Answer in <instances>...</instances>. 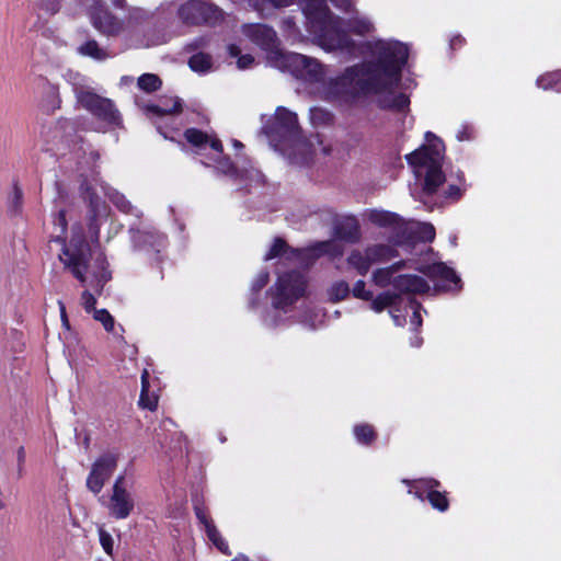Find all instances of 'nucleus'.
Here are the masks:
<instances>
[{
	"mask_svg": "<svg viewBox=\"0 0 561 561\" xmlns=\"http://www.w3.org/2000/svg\"><path fill=\"white\" fill-rule=\"evenodd\" d=\"M295 0H263L261 4L255 3L254 7L260 12H264L268 5L272 8H284L294 3Z\"/></svg>",
	"mask_w": 561,
	"mask_h": 561,
	"instance_id": "nucleus-39",
	"label": "nucleus"
},
{
	"mask_svg": "<svg viewBox=\"0 0 561 561\" xmlns=\"http://www.w3.org/2000/svg\"><path fill=\"white\" fill-rule=\"evenodd\" d=\"M95 304H96V298L93 294H91L89 290H84L81 295V305L83 307V309L88 312V313H94V310H98L95 308Z\"/></svg>",
	"mask_w": 561,
	"mask_h": 561,
	"instance_id": "nucleus-41",
	"label": "nucleus"
},
{
	"mask_svg": "<svg viewBox=\"0 0 561 561\" xmlns=\"http://www.w3.org/2000/svg\"><path fill=\"white\" fill-rule=\"evenodd\" d=\"M98 533L100 543L104 552L108 556H112L114 550V540L112 535L108 531H106L103 527H100Z\"/></svg>",
	"mask_w": 561,
	"mask_h": 561,
	"instance_id": "nucleus-38",
	"label": "nucleus"
},
{
	"mask_svg": "<svg viewBox=\"0 0 561 561\" xmlns=\"http://www.w3.org/2000/svg\"><path fill=\"white\" fill-rule=\"evenodd\" d=\"M284 26L285 30L289 32L291 28L295 27V23L291 20H286L284 21Z\"/></svg>",
	"mask_w": 561,
	"mask_h": 561,
	"instance_id": "nucleus-56",
	"label": "nucleus"
},
{
	"mask_svg": "<svg viewBox=\"0 0 561 561\" xmlns=\"http://www.w3.org/2000/svg\"><path fill=\"white\" fill-rule=\"evenodd\" d=\"M339 236L341 239L350 242L357 241L359 239V230L357 224L354 220L346 222V225L339 231Z\"/></svg>",
	"mask_w": 561,
	"mask_h": 561,
	"instance_id": "nucleus-36",
	"label": "nucleus"
},
{
	"mask_svg": "<svg viewBox=\"0 0 561 561\" xmlns=\"http://www.w3.org/2000/svg\"><path fill=\"white\" fill-rule=\"evenodd\" d=\"M276 150L294 163H307L314 150L313 142L299 134L298 118L294 112L277 107L272 125L264 128Z\"/></svg>",
	"mask_w": 561,
	"mask_h": 561,
	"instance_id": "nucleus-4",
	"label": "nucleus"
},
{
	"mask_svg": "<svg viewBox=\"0 0 561 561\" xmlns=\"http://www.w3.org/2000/svg\"><path fill=\"white\" fill-rule=\"evenodd\" d=\"M130 233H131L133 240L136 241L137 238H138V234H140V231L139 230H135V229L131 228L130 229Z\"/></svg>",
	"mask_w": 561,
	"mask_h": 561,
	"instance_id": "nucleus-58",
	"label": "nucleus"
},
{
	"mask_svg": "<svg viewBox=\"0 0 561 561\" xmlns=\"http://www.w3.org/2000/svg\"><path fill=\"white\" fill-rule=\"evenodd\" d=\"M181 110V102L176 98H163L158 104L146 106V111L157 117L173 115L180 113Z\"/></svg>",
	"mask_w": 561,
	"mask_h": 561,
	"instance_id": "nucleus-20",
	"label": "nucleus"
},
{
	"mask_svg": "<svg viewBox=\"0 0 561 561\" xmlns=\"http://www.w3.org/2000/svg\"><path fill=\"white\" fill-rule=\"evenodd\" d=\"M411 344H412V346L419 347L422 344V339L419 335H415L411 340Z\"/></svg>",
	"mask_w": 561,
	"mask_h": 561,
	"instance_id": "nucleus-55",
	"label": "nucleus"
},
{
	"mask_svg": "<svg viewBox=\"0 0 561 561\" xmlns=\"http://www.w3.org/2000/svg\"><path fill=\"white\" fill-rule=\"evenodd\" d=\"M327 0H301L300 7L308 21V28L314 42L325 51L355 55L356 43L343 31L344 20L334 16L328 9ZM336 8L353 12L351 0H330Z\"/></svg>",
	"mask_w": 561,
	"mask_h": 561,
	"instance_id": "nucleus-2",
	"label": "nucleus"
},
{
	"mask_svg": "<svg viewBox=\"0 0 561 561\" xmlns=\"http://www.w3.org/2000/svg\"><path fill=\"white\" fill-rule=\"evenodd\" d=\"M112 3L115 7L122 8L124 5V3H125V0H112Z\"/></svg>",
	"mask_w": 561,
	"mask_h": 561,
	"instance_id": "nucleus-61",
	"label": "nucleus"
},
{
	"mask_svg": "<svg viewBox=\"0 0 561 561\" xmlns=\"http://www.w3.org/2000/svg\"><path fill=\"white\" fill-rule=\"evenodd\" d=\"M394 251L388 245H373L365 250H355L347 257V263L360 275H365L370 266L394 257Z\"/></svg>",
	"mask_w": 561,
	"mask_h": 561,
	"instance_id": "nucleus-10",
	"label": "nucleus"
},
{
	"mask_svg": "<svg viewBox=\"0 0 561 561\" xmlns=\"http://www.w3.org/2000/svg\"><path fill=\"white\" fill-rule=\"evenodd\" d=\"M456 137L459 141L470 140L473 137V128L467 124L461 125Z\"/></svg>",
	"mask_w": 561,
	"mask_h": 561,
	"instance_id": "nucleus-44",
	"label": "nucleus"
},
{
	"mask_svg": "<svg viewBox=\"0 0 561 561\" xmlns=\"http://www.w3.org/2000/svg\"><path fill=\"white\" fill-rule=\"evenodd\" d=\"M398 297L399 295L397 293L383 291L376 296L375 298L373 297L370 299V309L374 310L375 312H381L387 307L392 306L398 299Z\"/></svg>",
	"mask_w": 561,
	"mask_h": 561,
	"instance_id": "nucleus-28",
	"label": "nucleus"
},
{
	"mask_svg": "<svg viewBox=\"0 0 561 561\" xmlns=\"http://www.w3.org/2000/svg\"><path fill=\"white\" fill-rule=\"evenodd\" d=\"M93 319L100 322L106 332L115 331V320L106 309L94 310Z\"/></svg>",
	"mask_w": 561,
	"mask_h": 561,
	"instance_id": "nucleus-34",
	"label": "nucleus"
},
{
	"mask_svg": "<svg viewBox=\"0 0 561 561\" xmlns=\"http://www.w3.org/2000/svg\"><path fill=\"white\" fill-rule=\"evenodd\" d=\"M411 324L415 328H419L422 324V317L420 313V306L413 305V314L411 317Z\"/></svg>",
	"mask_w": 561,
	"mask_h": 561,
	"instance_id": "nucleus-52",
	"label": "nucleus"
},
{
	"mask_svg": "<svg viewBox=\"0 0 561 561\" xmlns=\"http://www.w3.org/2000/svg\"><path fill=\"white\" fill-rule=\"evenodd\" d=\"M232 144H233V146H234L236 148H242V147H243V145H242L240 141H238V140H233V142H232Z\"/></svg>",
	"mask_w": 561,
	"mask_h": 561,
	"instance_id": "nucleus-64",
	"label": "nucleus"
},
{
	"mask_svg": "<svg viewBox=\"0 0 561 561\" xmlns=\"http://www.w3.org/2000/svg\"><path fill=\"white\" fill-rule=\"evenodd\" d=\"M232 561H249V560L244 556H239V557L234 558Z\"/></svg>",
	"mask_w": 561,
	"mask_h": 561,
	"instance_id": "nucleus-63",
	"label": "nucleus"
},
{
	"mask_svg": "<svg viewBox=\"0 0 561 561\" xmlns=\"http://www.w3.org/2000/svg\"><path fill=\"white\" fill-rule=\"evenodd\" d=\"M393 287L400 294H424L430 290V285L416 275H400L393 282Z\"/></svg>",
	"mask_w": 561,
	"mask_h": 561,
	"instance_id": "nucleus-17",
	"label": "nucleus"
},
{
	"mask_svg": "<svg viewBox=\"0 0 561 561\" xmlns=\"http://www.w3.org/2000/svg\"><path fill=\"white\" fill-rule=\"evenodd\" d=\"M42 7L45 11H47L51 14L58 12V10L60 8L58 0H53V1L42 0Z\"/></svg>",
	"mask_w": 561,
	"mask_h": 561,
	"instance_id": "nucleus-48",
	"label": "nucleus"
},
{
	"mask_svg": "<svg viewBox=\"0 0 561 561\" xmlns=\"http://www.w3.org/2000/svg\"><path fill=\"white\" fill-rule=\"evenodd\" d=\"M353 295L363 300H370L373 298V293L365 288V282L358 280L355 283L353 287Z\"/></svg>",
	"mask_w": 561,
	"mask_h": 561,
	"instance_id": "nucleus-43",
	"label": "nucleus"
},
{
	"mask_svg": "<svg viewBox=\"0 0 561 561\" xmlns=\"http://www.w3.org/2000/svg\"><path fill=\"white\" fill-rule=\"evenodd\" d=\"M295 255H296V257H297L298 260L302 261V260H304L305 252H302V251H297Z\"/></svg>",
	"mask_w": 561,
	"mask_h": 561,
	"instance_id": "nucleus-62",
	"label": "nucleus"
},
{
	"mask_svg": "<svg viewBox=\"0 0 561 561\" xmlns=\"http://www.w3.org/2000/svg\"><path fill=\"white\" fill-rule=\"evenodd\" d=\"M537 85L543 90L556 88L561 92V72L553 71L540 76L537 79Z\"/></svg>",
	"mask_w": 561,
	"mask_h": 561,
	"instance_id": "nucleus-31",
	"label": "nucleus"
},
{
	"mask_svg": "<svg viewBox=\"0 0 561 561\" xmlns=\"http://www.w3.org/2000/svg\"><path fill=\"white\" fill-rule=\"evenodd\" d=\"M149 373L145 369L141 374V393L139 399V404L142 408L154 410L158 404V398L154 394L149 393Z\"/></svg>",
	"mask_w": 561,
	"mask_h": 561,
	"instance_id": "nucleus-27",
	"label": "nucleus"
},
{
	"mask_svg": "<svg viewBox=\"0 0 561 561\" xmlns=\"http://www.w3.org/2000/svg\"><path fill=\"white\" fill-rule=\"evenodd\" d=\"M208 539L216 546V548L226 556H230L231 551L226 540L221 537L215 525H208L205 530Z\"/></svg>",
	"mask_w": 561,
	"mask_h": 561,
	"instance_id": "nucleus-30",
	"label": "nucleus"
},
{
	"mask_svg": "<svg viewBox=\"0 0 561 561\" xmlns=\"http://www.w3.org/2000/svg\"><path fill=\"white\" fill-rule=\"evenodd\" d=\"M306 286V278L300 272L293 271L279 274L276 284L272 288L273 307L276 310H285L304 296Z\"/></svg>",
	"mask_w": 561,
	"mask_h": 561,
	"instance_id": "nucleus-9",
	"label": "nucleus"
},
{
	"mask_svg": "<svg viewBox=\"0 0 561 561\" xmlns=\"http://www.w3.org/2000/svg\"><path fill=\"white\" fill-rule=\"evenodd\" d=\"M254 64V58L251 55H243L238 58L237 66L239 69L244 70Z\"/></svg>",
	"mask_w": 561,
	"mask_h": 561,
	"instance_id": "nucleus-47",
	"label": "nucleus"
},
{
	"mask_svg": "<svg viewBox=\"0 0 561 561\" xmlns=\"http://www.w3.org/2000/svg\"><path fill=\"white\" fill-rule=\"evenodd\" d=\"M373 61L347 68L331 79L325 88L328 98H355L374 94L380 107L401 112L409 96L399 91L401 70L409 57L405 44L393 39H378L371 46Z\"/></svg>",
	"mask_w": 561,
	"mask_h": 561,
	"instance_id": "nucleus-1",
	"label": "nucleus"
},
{
	"mask_svg": "<svg viewBox=\"0 0 561 561\" xmlns=\"http://www.w3.org/2000/svg\"><path fill=\"white\" fill-rule=\"evenodd\" d=\"M123 482V476L115 480L107 505L110 515L116 519L127 518L135 508V500Z\"/></svg>",
	"mask_w": 561,
	"mask_h": 561,
	"instance_id": "nucleus-14",
	"label": "nucleus"
},
{
	"mask_svg": "<svg viewBox=\"0 0 561 561\" xmlns=\"http://www.w3.org/2000/svg\"><path fill=\"white\" fill-rule=\"evenodd\" d=\"M345 26L348 32L356 35L370 34L375 30L373 22L368 18L359 15L357 12H354L346 21Z\"/></svg>",
	"mask_w": 561,
	"mask_h": 561,
	"instance_id": "nucleus-23",
	"label": "nucleus"
},
{
	"mask_svg": "<svg viewBox=\"0 0 561 561\" xmlns=\"http://www.w3.org/2000/svg\"><path fill=\"white\" fill-rule=\"evenodd\" d=\"M78 53L82 56L91 57L95 60L102 61L113 56L106 48L101 47L94 39H89L77 48Z\"/></svg>",
	"mask_w": 561,
	"mask_h": 561,
	"instance_id": "nucleus-24",
	"label": "nucleus"
},
{
	"mask_svg": "<svg viewBox=\"0 0 561 561\" xmlns=\"http://www.w3.org/2000/svg\"><path fill=\"white\" fill-rule=\"evenodd\" d=\"M118 456L106 453L100 456L92 465L87 478V488L94 494H99L105 482L110 479L117 466Z\"/></svg>",
	"mask_w": 561,
	"mask_h": 561,
	"instance_id": "nucleus-12",
	"label": "nucleus"
},
{
	"mask_svg": "<svg viewBox=\"0 0 561 561\" xmlns=\"http://www.w3.org/2000/svg\"><path fill=\"white\" fill-rule=\"evenodd\" d=\"M138 15L139 12L136 11L126 20H119L98 0H94L89 8V18L92 25L105 36H118L125 31L133 28Z\"/></svg>",
	"mask_w": 561,
	"mask_h": 561,
	"instance_id": "nucleus-8",
	"label": "nucleus"
},
{
	"mask_svg": "<svg viewBox=\"0 0 561 561\" xmlns=\"http://www.w3.org/2000/svg\"><path fill=\"white\" fill-rule=\"evenodd\" d=\"M272 67L287 71L294 77L320 82L324 78V67L317 59L296 53H274L271 56Z\"/></svg>",
	"mask_w": 561,
	"mask_h": 561,
	"instance_id": "nucleus-6",
	"label": "nucleus"
},
{
	"mask_svg": "<svg viewBox=\"0 0 561 561\" xmlns=\"http://www.w3.org/2000/svg\"><path fill=\"white\" fill-rule=\"evenodd\" d=\"M59 259L81 284L89 285L99 293L111 278L105 266V259L102 255L95 260L94 265L89 264L90 247L85 242L81 227L72 228L71 239L67 244H64Z\"/></svg>",
	"mask_w": 561,
	"mask_h": 561,
	"instance_id": "nucleus-3",
	"label": "nucleus"
},
{
	"mask_svg": "<svg viewBox=\"0 0 561 561\" xmlns=\"http://www.w3.org/2000/svg\"><path fill=\"white\" fill-rule=\"evenodd\" d=\"M43 89L46 94V98L43 100V106L47 111H54L59 106L58 89L49 82H45Z\"/></svg>",
	"mask_w": 561,
	"mask_h": 561,
	"instance_id": "nucleus-29",
	"label": "nucleus"
},
{
	"mask_svg": "<svg viewBox=\"0 0 561 561\" xmlns=\"http://www.w3.org/2000/svg\"><path fill=\"white\" fill-rule=\"evenodd\" d=\"M439 482L434 479H420L413 481L409 493H413L416 497L424 500L426 497L432 506L440 512L448 508V501L444 493L436 490Z\"/></svg>",
	"mask_w": 561,
	"mask_h": 561,
	"instance_id": "nucleus-15",
	"label": "nucleus"
},
{
	"mask_svg": "<svg viewBox=\"0 0 561 561\" xmlns=\"http://www.w3.org/2000/svg\"><path fill=\"white\" fill-rule=\"evenodd\" d=\"M354 435L357 442L362 444H370L376 437L373 426L368 424L356 425Z\"/></svg>",
	"mask_w": 561,
	"mask_h": 561,
	"instance_id": "nucleus-35",
	"label": "nucleus"
},
{
	"mask_svg": "<svg viewBox=\"0 0 561 561\" xmlns=\"http://www.w3.org/2000/svg\"><path fill=\"white\" fill-rule=\"evenodd\" d=\"M185 138L191 145L197 148H204L209 145L217 156L222 153V145L219 139L213 138L196 128L187 129L185 131Z\"/></svg>",
	"mask_w": 561,
	"mask_h": 561,
	"instance_id": "nucleus-19",
	"label": "nucleus"
},
{
	"mask_svg": "<svg viewBox=\"0 0 561 561\" xmlns=\"http://www.w3.org/2000/svg\"><path fill=\"white\" fill-rule=\"evenodd\" d=\"M102 190L104 194L110 198V201L123 213L125 214H131L136 216L137 218L141 217L142 213L135 206L131 205L129 201L126 199V197L121 194L118 191H116L113 187L110 186H102Z\"/></svg>",
	"mask_w": 561,
	"mask_h": 561,
	"instance_id": "nucleus-21",
	"label": "nucleus"
},
{
	"mask_svg": "<svg viewBox=\"0 0 561 561\" xmlns=\"http://www.w3.org/2000/svg\"><path fill=\"white\" fill-rule=\"evenodd\" d=\"M268 282V273L262 271L257 274L255 280L252 284V288L256 291L261 290Z\"/></svg>",
	"mask_w": 561,
	"mask_h": 561,
	"instance_id": "nucleus-45",
	"label": "nucleus"
},
{
	"mask_svg": "<svg viewBox=\"0 0 561 561\" xmlns=\"http://www.w3.org/2000/svg\"><path fill=\"white\" fill-rule=\"evenodd\" d=\"M350 293V287L345 282H336L329 289V297L333 301L344 299Z\"/></svg>",
	"mask_w": 561,
	"mask_h": 561,
	"instance_id": "nucleus-37",
	"label": "nucleus"
},
{
	"mask_svg": "<svg viewBox=\"0 0 561 561\" xmlns=\"http://www.w3.org/2000/svg\"><path fill=\"white\" fill-rule=\"evenodd\" d=\"M58 307H59V311H60V319H61L62 327L65 329L69 330L70 324H69V319H68V316L66 312L65 304L61 300H58Z\"/></svg>",
	"mask_w": 561,
	"mask_h": 561,
	"instance_id": "nucleus-50",
	"label": "nucleus"
},
{
	"mask_svg": "<svg viewBox=\"0 0 561 561\" xmlns=\"http://www.w3.org/2000/svg\"><path fill=\"white\" fill-rule=\"evenodd\" d=\"M403 227L404 232H409L416 240L432 241L435 238V229L431 224L411 220L405 221Z\"/></svg>",
	"mask_w": 561,
	"mask_h": 561,
	"instance_id": "nucleus-22",
	"label": "nucleus"
},
{
	"mask_svg": "<svg viewBox=\"0 0 561 561\" xmlns=\"http://www.w3.org/2000/svg\"><path fill=\"white\" fill-rule=\"evenodd\" d=\"M286 244L282 239H276L270 251L265 254L266 261L277 257L285 252Z\"/></svg>",
	"mask_w": 561,
	"mask_h": 561,
	"instance_id": "nucleus-42",
	"label": "nucleus"
},
{
	"mask_svg": "<svg viewBox=\"0 0 561 561\" xmlns=\"http://www.w3.org/2000/svg\"><path fill=\"white\" fill-rule=\"evenodd\" d=\"M217 169L224 173H230L233 168L228 158H222L217 161Z\"/></svg>",
	"mask_w": 561,
	"mask_h": 561,
	"instance_id": "nucleus-51",
	"label": "nucleus"
},
{
	"mask_svg": "<svg viewBox=\"0 0 561 561\" xmlns=\"http://www.w3.org/2000/svg\"><path fill=\"white\" fill-rule=\"evenodd\" d=\"M424 274L436 282V287L444 290H454L459 288L460 279L456 273L444 263H434L422 270Z\"/></svg>",
	"mask_w": 561,
	"mask_h": 561,
	"instance_id": "nucleus-16",
	"label": "nucleus"
},
{
	"mask_svg": "<svg viewBox=\"0 0 561 561\" xmlns=\"http://www.w3.org/2000/svg\"><path fill=\"white\" fill-rule=\"evenodd\" d=\"M461 42H462V39L459 36H457L451 39L450 45H451V47H454L456 44H461Z\"/></svg>",
	"mask_w": 561,
	"mask_h": 561,
	"instance_id": "nucleus-59",
	"label": "nucleus"
},
{
	"mask_svg": "<svg viewBox=\"0 0 561 561\" xmlns=\"http://www.w3.org/2000/svg\"><path fill=\"white\" fill-rule=\"evenodd\" d=\"M426 144L407 156L416 181L426 195L434 194L445 182L442 171L444 145L434 134L426 133Z\"/></svg>",
	"mask_w": 561,
	"mask_h": 561,
	"instance_id": "nucleus-5",
	"label": "nucleus"
},
{
	"mask_svg": "<svg viewBox=\"0 0 561 561\" xmlns=\"http://www.w3.org/2000/svg\"><path fill=\"white\" fill-rule=\"evenodd\" d=\"M319 253H328L333 256H340L342 254V248L334 241L322 242L318 247Z\"/></svg>",
	"mask_w": 561,
	"mask_h": 561,
	"instance_id": "nucleus-40",
	"label": "nucleus"
},
{
	"mask_svg": "<svg viewBox=\"0 0 561 561\" xmlns=\"http://www.w3.org/2000/svg\"><path fill=\"white\" fill-rule=\"evenodd\" d=\"M461 194H462L461 187L458 185H454V184H450L448 186V190L445 193L446 197L451 198V199H458L461 196Z\"/></svg>",
	"mask_w": 561,
	"mask_h": 561,
	"instance_id": "nucleus-49",
	"label": "nucleus"
},
{
	"mask_svg": "<svg viewBox=\"0 0 561 561\" xmlns=\"http://www.w3.org/2000/svg\"><path fill=\"white\" fill-rule=\"evenodd\" d=\"M195 514L199 523L204 526L205 530L207 529L208 525H215L202 507L196 506Z\"/></svg>",
	"mask_w": 561,
	"mask_h": 561,
	"instance_id": "nucleus-46",
	"label": "nucleus"
},
{
	"mask_svg": "<svg viewBox=\"0 0 561 561\" xmlns=\"http://www.w3.org/2000/svg\"><path fill=\"white\" fill-rule=\"evenodd\" d=\"M401 264H394L390 267L386 268H378L373 273V282L378 287H387L388 285H393L394 279L397 278L394 276V273L399 270Z\"/></svg>",
	"mask_w": 561,
	"mask_h": 561,
	"instance_id": "nucleus-26",
	"label": "nucleus"
},
{
	"mask_svg": "<svg viewBox=\"0 0 561 561\" xmlns=\"http://www.w3.org/2000/svg\"><path fill=\"white\" fill-rule=\"evenodd\" d=\"M179 15L187 24H215L222 18V12L203 0H191L181 5Z\"/></svg>",
	"mask_w": 561,
	"mask_h": 561,
	"instance_id": "nucleus-11",
	"label": "nucleus"
},
{
	"mask_svg": "<svg viewBox=\"0 0 561 561\" xmlns=\"http://www.w3.org/2000/svg\"><path fill=\"white\" fill-rule=\"evenodd\" d=\"M121 82H122V84H128V83L133 82V78L131 77H123L121 79Z\"/></svg>",
	"mask_w": 561,
	"mask_h": 561,
	"instance_id": "nucleus-60",
	"label": "nucleus"
},
{
	"mask_svg": "<svg viewBox=\"0 0 561 561\" xmlns=\"http://www.w3.org/2000/svg\"><path fill=\"white\" fill-rule=\"evenodd\" d=\"M78 103L106 127L121 125V115L110 99L102 98L84 85H76Z\"/></svg>",
	"mask_w": 561,
	"mask_h": 561,
	"instance_id": "nucleus-7",
	"label": "nucleus"
},
{
	"mask_svg": "<svg viewBox=\"0 0 561 561\" xmlns=\"http://www.w3.org/2000/svg\"><path fill=\"white\" fill-rule=\"evenodd\" d=\"M90 206V231L92 236L98 239L100 232V218H105L108 215V209L105 203L94 193H89L85 197Z\"/></svg>",
	"mask_w": 561,
	"mask_h": 561,
	"instance_id": "nucleus-18",
	"label": "nucleus"
},
{
	"mask_svg": "<svg viewBox=\"0 0 561 561\" xmlns=\"http://www.w3.org/2000/svg\"><path fill=\"white\" fill-rule=\"evenodd\" d=\"M391 317L397 325H403V321L400 319L399 316L391 312Z\"/></svg>",
	"mask_w": 561,
	"mask_h": 561,
	"instance_id": "nucleus-57",
	"label": "nucleus"
},
{
	"mask_svg": "<svg viewBox=\"0 0 561 561\" xmlns=\"http://www.w3.org/2000/svg\"><path fill=\"white\" fill-rule=\"evenodd\" d=\"M137 84L145 92H153L161 87V80L157 75L144 73L138 78Z\"/></svg>",
	"mask_w": 561,
	"mask_h": 561,
	"instance_id": "nucleus-33",
	"label": "nucleus"
},
{
	"mask_svg": "<svg viewBox=\"0 0 561 561\" xmlns=\"http://www.w3.org/2000/svg\"><path fill=\"white\" fill-rule=\"evenodd\" d=\"M242 33L253 44L266 53V58L271 66V56L274 53H283L278 48V41L275 31L265 24H245L242 26Z\"/></svg>",
	"mask_w": 561,
	"mask_h": 561,
	"instance_id": "nucleus-13",
	"label": "nucleus"
},
{
	"mask_svg": "<svg viewBox=\"0 0 561 561\" xmlns=\"http://www.w3.org/2000/svg\"><path fill=\"white\" fill-rule=\"evenodd\" d=\"M369 219L371 222L378 226H393L401 228L404 226V220L400 218L398 215L383 210H374L369 214Z\"/></svg>",
	"mask_w": 561,
	"mask_h": 561,
	"instance_id": "nucleus-25",
	"label": "nucleus"
},
{
	"mask_svg": "<svg viewBox=\"0 0 561 561\" xmlns=\"http://www.w3.org/2000/svg\"><path fill=\"white\" fill-rule=\"evenodd\" d=\"M188 65L193 71L205 72L211 68V57L209 55L198 53L190 58Z\"/></svg>",
	"mask_w": 561,
	"mask_h": 561,
	"instance_id": "nucleus-32",
	"label": "nucleus"
},
{
	"mask_svg": "<svg viewBox=\"0 0 561 561\" xmlns=\"http://www.w3.org/2000/svg\"><path fill=\"white\" fill-rule=\"evenodd\" d=\"M228 51L230 54L231 57H238L240 55V48L236 45H230L228 47Z\"/></svg>",
	"mask_w": 561,
	"mask_h": 561,
	"instance_id": "nucleus-53",
	"label": "nucleus"
},
{
	"mask_svg": "<svg viewBox=\"0 0 561 561\" xmlns=\"http://www.w3.org/2000/svg\"><path fill=\"white\" fill-rule=\"evenodd\" d=\"M58 225L60 226L61 230L64 231L67 222H66L65 214L62 211H60L58 215Z\"/></svg>",
	"mask_w": 561,
	"mask_h": 561,
	"instance_id": "nucleus-54",
	"label": "nucleus"
}]
</instances>
